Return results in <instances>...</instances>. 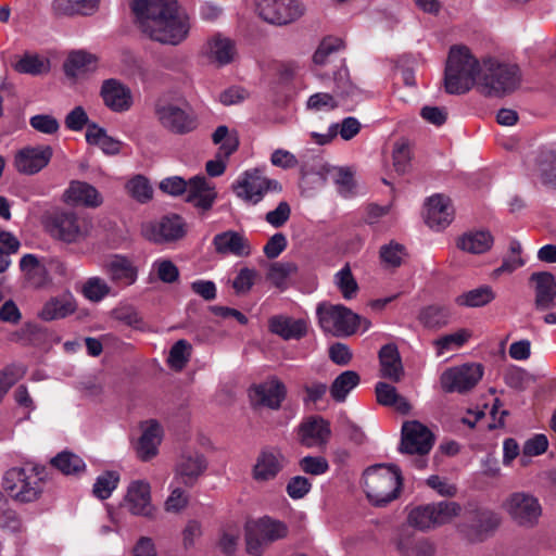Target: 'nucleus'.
<instances>
[{
    "instance_id": "f257e3e1",
    "label": "nucleus",
    "mask_w": 556,
    "mask_h": 556,
    "mask_svg": "<svg viewBox=\"0 0 556 556\" xmlns=\"http://www.w3.org/2000/svg\"><path fill=\"white\" fill-rule=\"evenodd\" d=\"M132 12L140 30L150 39L177 46L189 35V15L177 0H134Z\"/></svg>"
},
{
    "instance_id": "f03ea898",
    "label": "nucleus",
    "mask_w": 556,
    "mask_h": 556,
    "mask_svg": "<svg viewBox=\"0 0 556 556\" xmlns=\"http://www.w3.org/2000/svg\"><path fill=\"white\" fill-rule=\"evenodd\" d=\"M483 75V63L465 46L451 48L444 75V87L447 93L463 94L473 86L479 88Z\"/></svg>"
},
{
    "instance_id": "7ed1b4c3",
    "label": "nucleus",
    "mask_w": 556,
    "mask_h": 556,
    "mask_svg": "<svg viewBox=\"0 0 556 556\" xmlns=\"http://www.w3.org/2000/svg\"><path fill=\"white\" fill-rule=\"evenodd\" d=\"M363 478L367 498L378 507H383L394 501L403 484L401 469L393 464H378L368 467L364 471Z\"/></svg>"
},
{
    "instance_id": "20e7f679",
    "label": "nucleus",
    "mask_w": 556,
    "mask_h": 556,
    "mask_svg": "<svg viewBox=\"0 0 556 556\" xmlns=\"http://www.w3.org/2000/svg\"><path fill=\"white\" fill-rule=\"evenodd\" d=\"M288 533V526L283 521L269 516L248 521L244 534L247 553L262 556L274 542L285 539Z\"/></svg>"
},
{
    "instance_id": "39448f33",
    "label": "nucleus",
    "mask_w": 556,
    "mask_h": 556,
    "mask_svg": "<svg viewBox=\"0 0 556 556\" xmlns=\"http://www.w3.org/2000/svg\"><path fill=\"white\" fill-rule=\"evenodd\" d=\"M520 84L519 68L516 65L503 64L495 60L483 62V75L479 80V90L486 96H504L518 88Z\"/></svg>"
},
{
    "instance_id": "423d86ee",
    "label": "nucleus",
    "mask_w": 556,
    "mask_h": 556,
    "mask_svg": "<svg viewBox=\"0 0 556 556\" xmlns=\"http://www.w3.org/2000/svg\"><path fill=\"white\" fill-rule=\"evenodd\" d=\"M316 314L321 329L336 336H351L359 328L361 315L341 304L321 303L317 306Z\"/></svg>"
},
{
    "instance_id": "0eeeda50",
    "label": "nucleus",
    "mask_w": 556,
    "mask_h": 556,
    "mask_svg": "<svg viewBox=\"0 0 556 556\" xmlns=\"http://www.w3.org/2000/svg\"><path fill=\"white\" fill-rule=\"evenodd\" d=\"M514 523L522 528H533L542 516V506L536 496L529 492L510 493L502 504Z\"/></svg>"
},
{
    "instance_id": "6e6552de",
    "label": "nucleus",
    "mask_w": 556,
    "mask_h": 556,
    "mask_svg": "<svg viewBox=\"0 0 556 556\" xmlns=\"http://www.w3.org/2000/svg\"><path fill=\"white\" fill-rule=\"evenodd\" d=\"M502 518L493 509L469 505L466 509V522L460 531L470 542H482L491 536L501 526Z\"/></svg>"
},
{
    "instance_id": "1a4fd4ad",
    "label": "nucleus",
    "mask_w": 556,
    "mask_h": 556,
    "mask_svg": "<svg viewBox=\"0 0 556 556\" xmlns=\"http://www.w3.org/2000/svg\"><path fill=\"white\" fill-rule=\"evenodd\" d=\"M155 116L165 129L174 134H188L198 127L197 115L188 106L159 102L155 105Z\"/></svg>"
},
{
    "instance_id": "9d476101",
    "label": "nucleus",
    "mask_w": 556,
    "mask_h": 556,
    "mask_svg": "<svg viewBox=\"0 0 556 556\" xmlns=\"http://www.w3.org/2000/svg\"><path fill=\"white\" fill-rule=\"evenodd\" d=\"M280 189L276 180H270L257 169L242 173L233 182L232 190L236 195L247 202L257 203L269 190Z\"/></svg>"
},
{
    "instance_id": "9b49d317",
    "label": "nucleus",
    "mask_w": 556,
    "mask_h": 556,
    "mask_svg": "<svg viewBox=\"0 0 556 556\" xmlns=\"http://www.w3.org/2000/svg\"><path fill=\"white\" fill-rule=\"evenodd\" d=\"M483 367L480 364H464L445 370L440 378L442 389L447 393H465L481 380Z\"/></svg>"
},
{
    "instance_id": "f8f14e48",
    "label": "nucleus",
    "mask_w": 556,
    "mask_h": 556,
    "mask_svg": "<svg viewBox=\"0 0 556 556\" xmlns=\"http://www.w3.org/2000/svg\"><path fill=\"white\" fill-rule=\"evenodd\" d=\"M334 87L333 94L327 92H317L312 94L307 102L306 108L314 112H329L338 106L336 97H344L353 93V86L348 77V70L340 66L334 72Z\"/></svg>"
},
{
    "instance_id": "ddd939ff",
    "label": "nucleus",
    "mask_w": 556,
    "mask_h": 556,
    "mask_svg": "<svg viewBox=\"0 0 556 556\" xmlns=\"http://www.w3.org/2000/svg\"><path fill=\"white\" fill-rule=\"evenodd\" d=\"M256 10L264 21L276 25L291 23L303 13L295 0H256Z\"/></svg>"
},
{
    "instance_id": "4468645a",
    "label": "nucleus",
    "mask_w": 556,
    "mask_h": 556,
    "mask_svg": "<svg viewBox=\"0 0 556 556\" xmlns=\"http://www.w3.org/2000/svg\"><path fill=\"white\" fill-rule=\"evenodd\" d=\"M433 442L432 432L421 422L416 420L404 422L400 445L402 453L424 456L430 452Z\"/></svg>"
},
{
    "instance_id": "2eb2a0df",
    "label": "nucleus",
    "mask_w": 556,
    "mask_h": 556,
    "mask_svg": "<svg viewBox=\"0 0 556 556\" xmlns=\"http://www.w3.org/2000/svg\"><path fill=\"white\" fill-rule=\"evenodd\" d=\"M123 506L134 516L153 519L156 509L152 504L150 483L146 480L131 481L124 496Z\"/></svg>"
},
{
    "instance_id": "dca6fc26",
    "label": "nucleus",
    "mask_w": 556,
    "mask_h": 556,
    "mask_svg": "<svg viewBox=\"0 0 556 556\" xmlns=\"http://www.w3.org/2000/svg\"><path fill=\"white\" fill-rule=\"evenodd\" d=\"M62 201L68 206L97 208L102 205L103 197L92 185L81 180H72L62 194Z\"/></svg>"
},
{
    "instance_id": "f3484780",
    "label": "nucleus",
    "mask_w": 556,
    "mask_h": 556,
    "mask_svg": "<svg viewBox=\"0 0 556 556\" xmlns=\"http://www.w3.org/2000/svg\"><path fill=\"white\" fill-rule=\"evenodd\" d=\"M425 223L432 229L447 227L454 218V207L448 197L433 194L428 198L424 211Z\"/></svg>"
},
{
    "instance_id": "a211bd4d",
    "label": "nucleus",
    "mask_w": 556,
    "mask_h": 556,
    "mask_svg": "<svg viewBox=\"0 0 556 556\" xmlns=\"http://www.w3.org/2000/svg\"><path fill=\"white\" fill-rule=\"evenodd\" d=\"M250 396L255 405L278 409L287 396V388L277 377H271L260 384L253 386L250 390Z\"/></svg>"
},
{
    "instance_id": "6ab92c4d",
    "label": "nucleus",
    "mask_w": 556,
    "mask_h": 556,
    "mask_svg": "<svg viewBox=\"0 0 556 556\" xmlns=\"http://www.w3.org/2000/svg\"><path fill=\"white\" fill-rule=\"evenodd\" d=\"M89 228V223L79 219L74 213H62L54 217L50 232L58 240L75 241L83 239Z\"/></svg>"
},
{
    "instance_id": "aec40b11",
    "label": "nucleus",
    "mask_w": 556,
    "mask_h": 556,
    "mask_svg": "<svg viewBox=\"0 0 556 556\" xmlns=\"http://www.w3.org/2000/svg\"><path fill=\"white\" fill-rule=\"evenodd\" d=\"M51 157L50 147H26L16 152L14 166L18 173L34 175L45 168Z\"/></svg>"
},
{
    "instance_id": "412c9836",
    "label": "nucleus",
    "mask_w": 556,
    "mask_h": 556,
    "mask_svg": "<svg viewBox=\"0 0 556 556\" xmlns=\"http://www.w3.org/2000/svg\"><path fill=\"white\" fill-rule=\"evenodd\" d=\"M207 459L197 451H187L179 456L175 471L181 483L192 486L207 469Z\"/></svg>"
},
{
    "instance_id": "4be33fe9",
    "label": "nucleus",
    "mask_w": 556,
    "mask_h": 556,
    "mask_svg": "<svg viewBox=\"0 0 556 556\" xmlns=\"http://www.w3.org/2000/svg\"><path fill=\"white\" fill-rule=\"evenodd\" d=\"M144 232L153 240L176 241L184 238L187 225L179 215L172 214L162 217L156 223L147 225Z\"/></svg>"
},
{
    "instance_id": "5701e85b",
    "label": "nucleus",
    "mask_w": 556,
    "mask_h": 556,
    "mask_svg": "<svg viewBox=\"0 0 556 556\" xmlns=\"http://www.w3.org/2000/svg\"><path fill=\"white\" fill-rule=\"evenodd\" d=\"M100 94L104 104L113 112H126L132 105L131 90L116 79L104 80Z\"/></svg>"
},
{
    "instance_id": "b1692460",
    "label": "nucleus",
    "mask_w": 556,
    "mask_h": 556,
    "mask_svg": "<svg viewBox=\"0 0 556 556\" xmlns=\"http://www.w3.org/2000/svg\"><path fill=\"white\" fill-rule=\"evenodd\" d=\"M186 194V201L202 211L210 210L217 198L215 186L204 176L189 179Z\"/></svg>"
},
{
    "instance_id": "393cba45",
    "label": "nucleus",
    "mask_w": 556,
    "mask_h": 556,
    "mask_svg": "<svg viewBox=\"0 0 556 556\" xmlns=\"http://www.w3.org/2000/svg\"><path fill=\"white\" fill-rule=\"evenodd\" d=\"M380 364V376L393 382H400L404 375L402 358L395 343H388L381 346L378 353Z\"/></svg>"
},
{
    "instance_id": "a878e982",
    "label": "nucleus",
    "mask_w": 556,
    "mask_h": 556,
    "mask_svg": "<svg viewBox=\"0 0 556 556\" xmlns=\"http://www.w3.org/2000/svg\"><path fill=\"white\" fill-rule=\"evenodd\" d=\"M285 457L278 451L263 450L253 467V478L256 481L274 479L285 467Z\"/></svg>"
},
{
    "instance_id": "bb28decb",
    "label": "nucleus",
    "mask_w": 556,
    "mask_h": 556,
    "mask_svg": "<svg viewBox=\"0 0 556 556\" xmlns=\"http://www.w3.org/2000/svg\"><path fill=\"white\" fill-rule=\"evenodd\" d=\"M162 435V427L155 419L147 421V427L136 446L137 455L142 462H148L157 455Z\"/></svg>"
},
{
    "instance_id": "cd10ccee",
    "label": "nucleus",
    "mask_w": 556,
    "mask_h": 556,
    "mask_svg": "<svg viewBox=\"0 0 556 556\" xmlns=\"http://www.w3.org/2000/svg\"><path fill=\"white\" fill-rule=\"evenodd\" d=\"M269 331L283 340H300L307 334V323L304 319H293L283 315H276L268 320Z\"/></svg>"
},
{
    "instance_id": "c85d7f7f",
    "label": "nucleus",
    "mask_w": 556,
    "mask_h": 556,
    "mask_svg": "<svg viewBox=\"0 0 556 556\" xmlns=\"http://www.w3.org/2000/svg\"><path fill=\"white\" fill-rule=\"evenodd\" d=\"M535 282V307L539 311H546L555 305L556 280L547 271L533 273L530 277Z\"/></svg>"
},
{
    "instance_id": "c756f323",
    "label": "nucleus",
    "mask_w": 556,
    "mask_h": 556,
    "mask_svg": "<svg viewBox=\"0 0 556 556\" xmlns=\"http://www.w3.org/2000/svg\"><path fill=\"white\" fill-rule=\"evenodd\" d=\"M99 0H52L51 11L56 17L88 16L97 12Z\"/></svg>"
},
{
    "instance_id": "7c9ffc66",
    "label": "nucleus",
    "mask_w": 556,
    "mask_h": 556,
    "mask_svg": "<svg viewBox=\"0 0 556 556\" xmlns=\"http://www.w3.org/2000/svg\"><path fill=\"white\" fill-rule=\"evenodd\" d=\"M330 433L329 422L321 417H312L301 424L299 429L301 443L306 446L326 443Z\"/></svg>"
},
{
    "instance_id": "2f4dec72",
    "label": "nucleus",
    "mask_w": 556,
    "mask_h": 556,
    "mask_svg": "<svg viewBox=\"0 0 556 556\" xmlns=\"http://www.w3.org/2000/svg\"><path fill=\"white\" fill-rule=\"evenodd\" d=\"M203 50L207 59L219 66L230 63L236 54L233 42L222 35L210 38Z\"/></svg>"
},
{
    "instance_id": "473e14b6",
    "label": "nucleus",
    "mask_w": 556,
    "mask_h": 556,
    "mask_svg": "<svg viewBox=\"0 0 556 556\" xmlns=\"http://www.w3.org/2000/svg\"><path fill=\"white\" fill-rule=\"evenodd\" d=\"M77 308L76 302L71 293H63L48 300L38 316L45 321L65 318Z\"/></svg>"
},
{
    "instance_id": "72a5a7b5",
    "label": "nucleus",
    "mask_w": 556,
    "mask_h": 556,
    "mask_svg": "<svg viewBox=\"0 0 556 556\" xmlns=\"http://www.w3.org/2000/svg\"><path fill=\"white\" fill-rule=\"evenodd\" d=\"M377 402L382 406L394 407L401 414H408L412 406L396 388L388 382L379 381L375 387Z\"/></svg>"
},
{
    "instance_id": "f704fd0d",
    "label": "nucleus",
    "mask_w": 556,
    "mask_h": 556,
    "mask_svg": "<svg viewBox=\"0 0 556 556\" xmlns=\"http://www.w3.org/2000/svg\"><path fill=\"white\" fill-rule=\"evenodd\" d=\"M97 66L98 59L96 55L78 50L68 54L64 70L67 76L79 77L88 72L94 71Z\"/></svg>"
},
{
    "instance_id": "c9c22d12",
    "label": "nucleus",
    "mask_w": 556,
    "mask_h": 556,
    "mask_svg": "<svg viewBox=\"0 0 556 556\" xmlns=\"http://www.w3.org/2000/svg\"><path fill=\"white\" fill-rule=\"evenodd\" d=\"M361 377L356 371L345 370L336 377L329 387L330 395L336 402H344L348 394L357 387Z\"/></svg>"
},
{
    "instance_id": "e433bc0d",
    "label": "nucleus",
    "mask_w": 556,
    "mask_h": 556,
    "mask_svg": "<svg viewBox=\"0 0 556 556\" xmlns=\"http://www.w3.org/2000/svg\"><path fill=\"white\" fill-rule=\"evenodd\" d=\"M495 299V292L491 286L483 285L476 289L459 294L455 299L458 306L465 307H482L491 303Z\"/></svg>"
},
{
    "instance_id": "4c0bfd02",
    "label": "nucleus",
    "mask_w": 556,
    "mask_h": 556,
    "mask_svg": "<svg viewBox=\"0 0 556 556\" xmlns=\"http://www.w3.org/2000/svg\"><path fill=\"white\" fill-rule=\"evenodd\" d=\"M326 179L331 180L336 185L338 192L343 198H350L355 194V181L350 169L330 166L326 169Z\"/></svg>"
},
{
    "instance_id": "58836bf2",
    "label": "nucleus",
    "mask_w": 556,
    "mask_h": 556,
    "mask_svg": "<svg viewBox=\"0 0 556 556\" xmlns=\"http://www.w3.org/2000/svg\"><path fill=\"white\" fill-rule=\"evenodd\" d=\"M450 311L441 305H428L418 314L419 323L428 329H440L448 324Z\"/></svg>"
},
{
    "instance_id": "ea45409f",
    "label": "nucleus",
    "mask_w": 556,
    "mask_h": 556,
    "mask_svg": "<svg viewBox=\"0 0 556 556\" xmlns=\"http://www.w3.org/2000/svg\"><path fill=\"white\" fill-rule=\"evenodd\" d=\"M533 170L543 184L556 188V154L553 151L541 152L535 157Z\"/></svg>"
},
{
    "instance_id": "a19ab883",
    "label": "nucleus",
    "mask_w": 556,
    "mask_h": 556,
    "mask_svg": "<svg viewBox=\"0 0 556 556\" xmlns=\"http://www.w3.org/2000/svg\"><path fill=\"white\" fill-rule=\"evenodd\" d=\"M30 475L26 476L24 482L21 483L16 492L13 493V500L21 503H29L36 501L42 492V480L34 473L33 468Z\"/></svg>"
},
{
    "instance_id": "79ce46f5",
    "label": "nucleus",
    "mask_w": 556,
    "mask_h": 556,
    "mask_svg": "<svg viewBox=\"0 0 556 556\" xmlns=\"http://www.w3.org/2000/svg\"><path fill=\"white\" fill-rule=\"evenodd\" d=\"M51 465L63 475H78L86 469L84 460L76 454L63 451L51 459Z\"/></svg>"
},
{
    "instance_id": "37998d69",
    "label": "nucleus",
    "mask_w": 556,
    "mask_h": 556,
    "mask_svg": "<svg viewBox=\"0 0 556 556\" xmlns=\"http://www.w3.org/2000/svg\"><path fill=\"white\" fill-rule=\"evenodd\" d=\"M112 279L132 285L137 279V269L123 256H115L108 265Z\"/></svg>"
},
{
    "instance_id": "c03bdc74",
    "label": "nucleus",
    "mask_w": 556,
    "mask_h": 556,
    "mask_svg": "<svg viewBox=\"0 0 556 556\" xmlns=\"http://www.w3.org/2000/svg\"><path fill=\"white\" fill-rule=\"evenodd\" d=\"M15 70L18 73L40 75L49 72L50 62L48 59L41 55L35 53H26L16 63Z\"/></svg>"
},
{
    "instance_id": "a18cd8bd",
    "label": "nucleus",
    "mask_w": 556,
    "mask_h": 556,
    "mask_svg": "<svg viewBox=\"0 0 556 556\" xmlns=\"http://www.w3.org/2000/svg\"><path fill=\"white\" fill-rule=\"evenodd\" d=\"M298 267L291 262H274L269 264L266 278L278 289L285 290L287 288V279L291 274H294Z\"/></svg>"
},
{
    "instance_id": "49530a36",
    "label": "nucleus",
    "mask_w": 556,
    "mask_h": 556,
    "mask_svg": "<svg viewBox=\"0 0 556 556\" xmlns=\"http://www.w3.org/2000/svg\"><path fill=\"white\" fill-rule=\"evenodd\" d=\"M405 245H381L379 257L386 269L400 267L408 257Z\"/></svg>"
},
{
    "instance_id": "de8ad7c7",
    "label": "nucleus",
    "mask_w": 556,
    "mask_h": 556,
    "mask_svg": "<svg viewBox=\"0 0 556 556\" xmlns=\"http://www.w3.org/2000/svg\"><path fill=\"white\" fill-rule=\"evenodd\" d=\"M119 481V475L117 471H105L100 475L92 489V493L100 500H106L111 496L112 492L116 489Z\"/></svg>"
},
{
    "instance_id": "09e8293b",
    "label": "nucleus",
    "mask_w": 556,
    "mask_h": 556,
    "mask_svg": "<svg viewBox=\"0 0 556 556\" xmlns=\"http://www.w3.org/2000/svg\"><path fill=\"white\" fill-rule=\"evenodd\" d=\"M191 344L187 340H178L169 350L167 363L175 370H182L190 358Z\"/></svg>"
},
{
    "instance_id": "8fccbe9b",
    "label": "nucleus",
    "mask_w": 556,
    "mask_h": 556,
    "mask_svg": "<svg viewBox=\"0 0 556 556\" xmlns=\"http://www.w3.org/2000/svg\"><path fill=\"white\" fill-rule=\"evenodd\" d=\"M408 522L410 526L422 531L437 527L433 515V506L428 504L412 509L408 515Z\"/></svg>"
},
{
    "instance_id": "3c124183",
    "label": "nucleus",
    "mask_w": 556,
    "mask_h": 556,
    "mask_svg": "<svg viewBox=\"0 0 556 556\" xmlns=\"http://www.w3.org/2000/svg\"><path fill=\"white\" fill-rule=\"evenodd\" d=\"M334 278L336 285L345 300H351L356 295L358 291V285L352 275L349 264L339 270Z\"/></svg>"
},
{
    "instance_id": "603ef678",
    "label": "nucleus",
    "mask_w": 556,
    "mask_h": 556,
    "mask_svg": "<svg viewBox=\"0 0 556 556\" xmlns=\"http://www.w3.org/2000/svg\"><path fill=\"white\" fill-rule=\"evenodd\" d=\"M215 144H220L218 152L224 157H229L238 148L239 141L236 134H230L226 126H219L213 134Z\"/></svg>"
},
{
    "instance_id": "864d4df0",
    "label": "nucleus",
    "mask_w": 556,
    "mask_h": 556,
    "mask_svg": "<svg viewBox=\"0 0 556 556\" xmlns=\"http://www.w3.org/2000/svg\"><path fill=\"white\" fill-rule=\"evenodd\" d=\"M431 505L433 506V515L437 527L451 522L452 519L457 517L462 511L460 505L456 502L443 501L437 504L433 503Z\"/></svg>"
},
{
    "instance_id": "5fc2aeb1",
    "label": "nucleus",
    "mask_w": 556,
    "mask_h": 556,
    "mask_svg": "<svg viewBox=\"0 0 556 556\" xmlns=\"http://www.w3.org/2000/svg\"><path fill=\"white\" fill-rule=\"evenodd\" d=\"M392 157L393 166L397 173L407 172L410 165L412 151L406 140L401 139L394 143Z\"/></svg>"
},
{
    "instance_id": "6e6d98bb",
    "label": "nucleus",
    "mask_w": 556,
    "mask_h": 556,
    "mask_svg": "<svg viewBox=\"0 0 556 556\" xmlns=\"http://www.w3.org/2000/svg\"><path fill=\"white\" fill-rule=\"evenodd\" d=\"M126 189L128 193L141 203H146L152 199L153 190L147 178L143 176H136L130 179Z\"/></svg>"
},
{
    "instance_id": "4d7b16f0",
    "label": "nucleus",
    "mask_w": 556,
    "mask_h": 556,
    "mask_svg": "<svg viewBox=\"0 0 556 556\" xmlns=\"http://www.w3.org/2000/svg\"><path fill=\"white\" fill-rule=\"evenodd\" d=\"M21 269L25 271L30 278L39 277L38 281L34 285L39 288L43 285L46 268L40 264L37 256L34 254H25L20 262Z\"/></svg>"
},
{
    "instance_id": "13d9d810",
    "label": "nucleus",
    "mask_w": 556,
    "mask_h": 556,
    "mask_svg": "<svg viewBox=\"0 0 556 556\" xmlns=\"http://www.w3.org/2000/svg\"><path fill=\"white\" fill-rule=\"evenodd\" d=\"M341 45L342 42L338 38L324 39L314 53V63L316 65H325L330 62L331 55L341 48Z\"/></svg>"
},
{
    "instance_id": "bf43d9fd",
    "label": "nucleus",
    "mask_w": 556,
    "mask_h": 556,
    "mask_svg": "<svg viewBox=\"0 0 556 556\" xmlns=\"http://www.w3.org/2000/svg\"><path fill=\"white\" fill-rule=\"evenodd\" d=\"M109 292L108 283L98 277L89 278L83 287L84 295L92 302L101 301Z\"/></svg>"
},
{
    "instance_id": "052dcab7",
    "label": "nucleus",
    "mask_w": 556,
    "mask_h": 556,
    "mask_svg": "<svg viewBox=\"0 0 556 556\" xmlns=\"http://www.w3.org/2000/svg\"><path fill=\"white\" fill-rule=\"evenodd\" d=\"M27 472L24 468H11L9 469L2 480L3 490L13 497V493L17 491L21 483L26 479Z\"/></svg>"
},
{
    "instance_id": "680f3d73",
    "label": "nucleus",
    "mask_w": 556,
    "mask_h": 556,
    "mask_svg": "<svg viewBox=\"0 0 556 556\" xmlns=\"http://www.w3.org/2000/svg\"><path fill=\"white\" fill-rule=\"evenodd\" d=\"M157 278L165 283H173L179 278L178 267L169 260H159L153 264Z\"/></svg>"
},
{
    "instance_id": "e2e57ef3",
    "label": "nucleus",
    "mask_w": 556,
    "mask_h": 556,
    "mask_svg": "<svg viewBox=\"0 0 556 556\" xmlns=\"http://www.w3.org/2000/svg\"><path fill=\"white\" fill-rule=\"evenodd\" d=\"M257 276L255 269L252 268H241L232 281V288L235 289L237 294H243L249 292L253 285L254 280Z\"/></svg>"
},
{
    "instance_id": "0e129e2a",
    "label": "nucleus",
    "mask_w": 556,
    "mask_h": 556,
    "mask_svg": "<svg viewBox=\"0 0 556 556\" xmlns=\"http://www.w3.org/2000/svg\"><path fill=\"white\" fill-rule=\"evenodd\" d=\"M299 465L305 473L313 476L323 475L329 469V464L323 456H305Z\"/></svg>"
},
{
    "instance_id": "69168bd1",
    "label": "nucleus",
    "mask_w": 556,
    "mask_h": 556,
    "mask_svg": "<svg viewBox=\"0 0 556 556\" xmlns=\"http://www.w3.org/2000/svg\"><path fill=\"white\" fill-rule=\"evenodd\" d=\"M0 527L12 532H18L23 527L22 520L16 511L9 507L8 500L4 501V504L0 508Z\"/></svg>"
},
{
    "instance_id": "338daca9",
    "label": "nucleus",
    "mask_w": 556,
    "mask_h": 556,
    "mask_svg": "<svg viewBox=\"0 0 556 556\" xmlns=\"http://www.w3.org/2000/svg\"><path fill=\"white\" fill-rule=\"evenodd\" d=\"M30 126L39 132L51 135L58 131V121L48 114H38L30 118Z\"/></svg>"
},
{
    "instance_id": "774afa93",
    "label": "nucleus",
    "mask_w": 556,
    "mask_h": 556,
    "mask_svg": "<svg viewBox=\"0 0 556 556\" xmlns=\"http://www.w3.org/2000/svg\"><path fill=\"white\" fill-rule=\"evenodd\" d=\"M311 486L312 484L307 478L295 476L288 482L286 491L291 498L299 500L309 492Z\"/></svg>"
}]
</instances>
